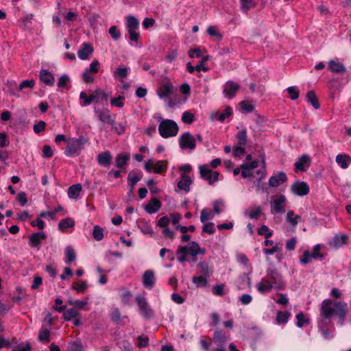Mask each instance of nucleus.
Segmentation results:
<instances>
[{
    "mask_svg": "<svg viewBox=\"0 0 351 351\" xmlns=\"http://www.w3.org/2000/svg\"><path fill=\"white\" fill-rule=\"evenodd\" d=\"M348 312V307L344 302H333L331 299L324 300L320 307V331L324 339L331 337V331L328 326L331 323L334 315L338 317L337 324L343 326L346 316Z\"/></svg>",
    "mask_w": 351,
    "mask_h": 351,
    "instance_id": "f257e3e1",
    "label": "nucleus"
},
{
    "mask_svg": "<svg viewBox=\"0 0 351 351\" xmlns=\"http://www.w3.org/2000/svg\"><path fill=\"white\" fill-rule=\"evenodd\" d=\"M86 143L87 139L83 136H80L77 138H73L69 139L64 150V154L71 158L78 156Z\"/></svg>",
    "mask_w": 351,
    "mask_h": 351,
    "instance_id": "f03ea898",
    "label": "nucleus"
},
{
    "mask_svg": "<svg viewBox=\"0 0 351 351\" xmlns=\"http://www.w3.org/2000/svg\"><path fill=\"white\" fill-rule=\"evenodd\" d=\"M178 130V124L171 119H164L158 125V132L165 138L176 136Z\"/></svg>",
    "mask_w": 351,
    "mask_h": 351,
    "instance_id": "7ed1b4c3",
    "label": "nucleus"
},
{
    "mask_svg": "<svg viewBox=\"0 0 351 351\" xmlns=\"http://www.w3.org/2000/svg\"><path fill=\"white\" fill-rule=\"evenodd\" d=\"M125 26L130 40L137 43L140 38V33L137 32L140 27L139 20L134 16L128 15L125 18Z\"/></svg>",
    "mask_w": 351,
    "mask_h": 351,
    "instance_id": "20e7f679",
    "label": "nucleus"
},
{
    "mask_svg": "<svg viewBox=\"0 0 351 351\" xmlns=\"http://www.w3.org/2000/svg\"><path fill=\"white\" fill-rule=\"evenodd\" d=\"M266 274L267 275L265 278L268 279L267 280L274 287V289L282 290L284 289L285 284L279 271L276 269H268L266 271Z\"/></svg>",
    "mask_w": 351,
    "mask_h": 351,
    "instance_id": "39448f33",
    "label": "nucleus"
},
{
    "mask_svg": "<svg viewBox=\"0 0 351 351\" xmlns=\"http://www.w3.org/2000/svg\"><path fill=\"white\" fill-rule=\"evenodd\" d=\"M321 247L320 244H317L313 247L312 252H310L308 250H305L300 258V263L303 265L308 264L312 259L319 258L322 261L324 258V255L320 253Z\"/></svg>",
    "mask_w": 351,
    "mask_h": 351,
    "instance_id": "423d86ee",
    "label": "nucleus"
},
{
    "mask_svg": "<svg viewBox=\"0 0 351 351\" xmlns=\"http://www.w3.org/2000/svg\"><path fill=\"white\" fill-rule=\"evenodd\" d=\"M179 146L183 150H194L196 147L195 137L189 132H184L180 136Z\"/></svg>",
    "mask_w": 351,
    "mask_h": 351,
    "instance_id": "0eeeda50",
    "label": "nucleus"
},
{
    "mask_svg": "<svg viewBox=\"0 0 351 351\" xmlns=\"http://www.w3.org/2000/svg\"><path fill=\"white\" fill-rule=\"evenodd\" d=\"M199 169L201 178L207 180L209 184L211 185L214 182L219 180V173L212 171L207 165H201Z\"/></svg>",
    "mask_w": 351,
    "mask_h": 351,
    "instance_id": "6e6552de",
    "label": "nucleus"
},
{
    "mask_svg": "<svg viewBox=\"0 0 351 351\" xmlns=\"http://www.w3.org/2000/svg\"><path fill=\"white\" fill-rule=\"evenodd\" d=\"M136 302L139 307L143 316L146 319H150L154 316L153 310L149 306L145 298L138 295L136 297Z\"/></svg>",
    "mask_w": 351,
    "mask_h": 351,
    "instance_id": "1a4fd4ad",
    "label": "nucleus"
},
{
    "mask_svg": "<svg viewBox=\"0 0 351 351\" xmlns=\"http://www.w3.org/2000/svg\"><path fill=\"white\" fill-rule=\"evenodd\" d=\"M291 191L298 196H304L309 193L308 184L304 181H296L291 186Z\"/></svg>",
    "mask_w": 351,
    "mask_h": 351,
    "instance_id": "9d476101",
    "label": "nucleus"
},
{
    "mask_svg": "<svg viewBox=\"0 0 351 351\" xmlns=\"http://www.w3.org/2000/svg\"><path fill=\"white\" fill-rule=\"evenodd\" d=\"M173 86L169 79L162 82L158 90V95L160 99L169 97L173 93Z\"/></svg>",
    "mask_w": 351,
    "mask_h": 351,
    "instance_id": "9b49d317",
    "label": "nucleus"
},
{
    "mask_svg": "<svg viewBox=\"0 0 351 351\" xmlns=\"http://www.w3.org/2000/svg\"><path fill=\"white\" fill-rule=\"evenodd\" d=\"M239 88V85L233 81H228L223 85V93L226 98L232 99Z\"/></svg>",
    "mask_w": 351,
    "mask_h": 351,
    "instance_id": "f8f14e48",
    "label": "nucleus"
},
{
    "mask_svg": "<svg viewBox=\"0 0 351 351\" xmlns=\"http://www.w3.org/2000/svg\"><path fill=\"white\" fill-rule=\"evenodd\" d=\"M287 198L284 195H280L277 198L274 199L271 204V210L275 213H285V208L286 206Z\"/></svg>",
    "mask_w": 351,
    "mask_h": 351,
    "instance_id": "ddd939ff",
    "label": "nucleus"
},
{
    "mask_svg": "<svg viewBox=\"0 0 351 351\" xmlns=\"http://www.w3.org/2000/svg\"><path fill=\"white\" fill-rule=\"evenodd\" d=\"M287 176L283 171H280L277 174H273L269 179L268 184L271 187H278L282 183L287 182Z\"/></svg>",
    "mask_w": 351,
    "mask_h": 351,
    "instance_id": "4468645a",
    "label": "nucleus"
},
{
    "mask_svg": "<svg viewBox=\"0 0 351 351\" xmlns=\"http://www.w3.org/2000/svg\"><path fill=\"white\" fill-rule=\"evenodd\" d=\"M95 113L97 114L99 120L104 123L110 124L111 125H114V117L115 115H111L108 110H101L95 109Z\"/></svg>",
    "mask_w": 351,
    "mask_h": 351,
    "instance_id": "2eb2a0df",
    "label": "nucleus"
},
{
    "mask_svg": "<svg viewBox=\"0 0 351 351\" xmlns=\"http://www.w3.org/2000/svg\"><path fill=\"white\" fill-rule=\"evenodd\" d=\"M130 158V157L129 154L120 153L117 154L114 159L115 166L119 169H121L123 173L126 172L125 167L128 165Z\"/></svg>",
    "mask_w": 351,
    "mask_h": 351,
    "instance_id": "dca6fc26",
    "label": "nucleus"
},
{
    "mask_svg": "<svg viewBox=\"0 0 351 351\" xmlns=\"http://www.w3.org/2000/svg\"><path fill=\"white\" fill-rule=\"evenodd\" d=\"M98 164L104 167H109L112 163V156L109 151L102 152L97 157Z\"/></svg>",
    "mask_w": 351,
    "mask_h": 351,
    "instance_id": "f3484780",
    "label": "nucleus"
},
{
    "mask_svg": "<svg viewBox=\"0 0 351 351\" xmlns=\"http://www.w3.org/2000/svg\"><path fill=\"white\" fill-rule=\"evenodd\" d=\"M40 80L46 86H52L55 83V77L53 74L47 69H41L39 73Z\"/></svg>",
    "mask_w": 351,
    "mask_h": 351,
    "instance_id": "a211bd4d",
    "label": "nucleus"
},
{
    "mask_svg": "<svg viewBox=\"0 0 351 351\" xmlns=\"http://www.w3.org/2000/svg\"><path fill=\"white\" fill-rule=\"evenodd\" d=\"M94 49L93 46L87 43H83L81 48L77 51V56L81 60H86L88 58V56L92 54Z\"/></svg>",
    "mask_w": 351,
    "mask_h": 351,
    "instance_id": "6ab92c4d",
    "label": "nucleus"
},
{
    "mask_svg": "<svg viewBox=\"0 0 351 351\" xmlns=\"http://www.w3.org/2000/svg\"><path fill=\"white\" fill-rule=\"evenodd\" d=\"M46 238L47 235L43 232L33 233L29 237V244L32 247H36L41 243L42 240Z\"/></svg>",
    "mask_w": 351,
    "mask_h": 351,
    "instance_id": "aec40b11",
    "label": "nucleus"
},
{
    "mask_svg": "<svg viewBox=\"0 0 351 351\" xmlns=\"http://www.w3.org/2000/svg\"><path fill=\"white\" fill-rule=\"evenodd\" d=\"M197 247L198 243L197 242L191 241L189 245L180 246L178 247V252L187 253V254H190L192 257L195 258L197 256Z\"/></svg>",
    "mask_w": 351,
    "mask_h": 351,
    "instance_id": "412c9836",
    "label": "nucleus"
},
{
    "mask_svg": "<svg viewBox=\"0 0 351 351\" xmlns=\"http://www.w3.org/2000/svg\"><path fill=\"white\" fill-rule=\"evenodd\" d=\"M162 204L156 197H152L148 204L145 206V210L147 213L153 214L158 212L161 208Z\"/></svg>",
    "mask_w": 351,
    "mask_h": 351,
    "instance_id": "4be33fe9",
    "label": "nucleus"
},
{
    "mask_svg": "<svg viewBox=\"0 0 351 351\" xmlns=\"http://www.w3.org/2000/svg\"><path fill=\"white\" fill-rule=\"evenodd\" d=\"M143 284L145 288L151 289L155 284L154 273L152 270H147L143 275Z\"/></svg>",
    "mask_w": 351,
    "mask_h": 351,
    "instance_id": "5701e85b",
    "label": "nucleus"
},
{
    "mask_svg": "<svg viewBox=\"0 0 351 351\" xmlns=\"http://www.w3.org/2000/svg\"><path fill=\"white\" fill-rule=\"evenodd\" d=\"M232 114V109L230 106L226 107L223 112H216L213 114L211 116V119L213 120H217L220 122L224 121V120L230 117Z\"/></svg>",
    "mask_w": 351,
    "mask_h": 351,
    "instance_id": "b1692460",
    "label": "nucleus"
},
{
    "mask_svg": "<svg viewBox=\"0 0 351 351\" xmlns=\"http://www.w3.org/2000/svg\"><path fill=\"white\" fill-rule=\"evenodd\" d=\"M192 184V180L189 176L184 173L181 174V180L177 184V186L180 190L184 191L188 193L190 191V185Z\"/></svg>",
    "mask_w": 351,
    "mask_h": 351,
    "instance_id": "393cba45",
    "label": "nucleus"
},
{
    "mask_svg": "<svg viewBox=\"0 0 351 351\" xmlns=\"http://www.w3.org/2000/svg\"><path fill=\"white\" fill-rule=\"evenodd\" d=\"M142 173L140 171L138 173L134 171H131L128 173V186L130 188V191H132L135 185L142 178Z\"/></svg>",
    "mask_w": 351,
    "mask_h": 351,
    "instance_id": "a878e982",
    "label": "nucleus"
},
{
    "mask_svg": "<svg viewBox=\"0 0 351 351\" xmlns=\"http://www.w3.org/2000/svg\"><path fill=\"white\" fill-rule=\"evenodd\" d=\"M267 280V278L264 277L256 285V288L259 293L265 294L269 292L272 289H274V287L270 285V282Z\"/></svg>",
    "mask_w": 351,
    "mask_h": 351,
    "instance_id": "bb28decb",
    "label": "nucleus"
},
{
    "mask_svg": "<svg viewBox=\"0 0 351 351\" xmlns=\"http://www.w3.org/2000/svg\"><path fill=\"white\" fill-rule=\"evenodd\" d=\"M328 69L333 73L339 74L344 73L346 71V69L342 63L333 60L329 62Z\"/></svg>",
    "mask_w": 351,
    "mask_h": 351,
    "instance_id": "cd10ccee",
    "label": "nucleus"
},
{
    "mask_svg": "<svg viewBox=\"0 0 351 351\" xmlns=\"http://www.w3.org/2000/svg\"><path fill=\"white\" fill-rule=\"evenodd\" d=\"M310 164V158L307 155L302 156L299 160L295 163V172L298 171H304L305 166H308Z\"/></svg>",
    "mask_w": 351,
    "mask_h": 351,
    "instance_id": "c85d7f7f",
    "label": "nucleus"
},
{
    "mask_svg": "<svg viewBox=\"0 0 351 351\" xmlns=\"http://www.w3.org/2000/svg\"><path fill=\"white\" fill-rule=\"evenodd\" d=\"M228 341V337L222 333L219 330H215L213 334V341L217 343L218 346H226V343Z\"/></svg>",
    "mask_w": 351,
    "mask_h": 351,
    "instance_id": "c756f323",
    "label": "nucleus"
},
{
    "mask_svg": "<svg viewBox=\"0 0 351 351\" xmlns=\"http://www.w3.org/2000/svg\"><path fill=\"white\" fill-rule=\"evenodd\" d=\"M80 99L83 100V101L80 103V106L82 107L87 106L97 99V95H95V92L90 95H87L86 92L82 91L80 94Z\"/></svg>",
    "mask_w": 351,
    "mask_h": 351,
    "instance_id": "7c9ffc66",
    "label": "nucleus"
},
{
    "mask_svg": "<svg viewBox=\"0 0 351 351\" xmlns=\"http://www.w3.org/2000/svg\"><path fill=\"white\" fill-rule=\"evenodd\" d=\"M197 267L199 269V273L202 276L209 277L213 273V269L209 266L208 263L205 261L199 262L197 264Z\"/></svg>",
    "mask_w": 351,
    "mask_h": 351,
    "instance_id": "2f4dec72",
    "label": "nucleus"
},
{
    "mask_svg": "<svg viewBox=\"0 0 351 351\" xmlns=\"http://www.w3.org/2000/svg\"><path fill=\"white\" fill-rule=\"evenodd\" d=\"M82 190V186L80 184H73L68 189V196L71 199H76L80 195V193Z\"/></svg>",
    "mask_w": 351,
    "mask_h": 351,
    "instance_id": "473e14b6",
    "label": "nucleus"
},
{
    "mask_svg": "<svg viewBox=\"0 0 351 351\" xmlns=\"http://www.w3.org/2000/svg\"><path fill=\"white\" fill-rule=\"evenodd\" d=\"M336 162L343 169H347L351 162V158L346 154H338L335 158Z\"/></svg>",
    "mask_w": 351,
    "mask_h": 351,
    "instance_id": "72a5a7b5",
    "label": "nucleus"
},
{
    "mask_svg": "<svg viewBox=\"0 0 351 351\" xmlns=\"http://www.w3.org/2000/svg\"><path fill=\"white\" fill-rule=\"evenodd\" d=\"M300 219H301V217L298 215H295L293 210H289L287 211L286 221L293 228H295L297 226Z\"/></svg>",
    "mask_w": 351,
    "mask_h": 351,
    "instance_id": "f704fd0d",
    "label": "nucleus"
},
{
    "mask_svg": "<svg viewBox=\"0 0 351 351\" xmlns=\"http://www.w3.org/2000/svg\"><path fill=\"white\" fill-rule=\"evenodd\" d=\"M348 237L346 234L335 235L331 245L335 247H340L347 243Z\"/></svg>",
    "mask_w": 351,
    "mask_h": 351,
    "instance_id": "c9c22d12",
    "label": "nucleus"
},
{
    "mask_svg": "<svg viewBox=\"0 0 351 351\" xmlns=\"http://www.w3.org/2000/svg\"><path fill=\"white\" fill-rule=\"evenodd\" d=\"M88 288L86 280H82L80 282H74L71 285V289L77 293H83Z\"/></svg>",
    "mask_w": 351,
    "mask_h": 351,
    "instance_id": "e433bc0d",
    "label": "nucleus"
},
{
    "mask_svg": "<svg viewBox=\"0 0 351 351\" xmlns=\"http://www.w3.org/2000/svg\"><path fill=\"white\" fill-rule=\"evenodd\" d=\"M75 226V221L70 218L66 217L62 219L58 223V229L62 232H65L69 228H72Z\"/></svg>",
    "mask_w": 351,
    "mask_h": 351,
    "instance_id": "4c0bfd02",
    "label": "nucleus"
},
{
    "mask_svg": "<svg viewBox=\"0 0 351 351\" xmlns=\"http://www.w3.org/2000/svg\"><path fill=\"white\" fill-rule=\"evenodd\" d=\"M168 162L166 160H158L154 163V172L158 174L162 173L167 170Z\"/></svg>",
    "mask_w": 351,
    "mask_h": 351,
    "instance_id": "58836bf2",
    "label": "nucleus"
},
{
    "mask_svg": "<svg viewBox=\"0 0 351 351\" xmlns=\"http://www.w3.org/2000/svg\"><path fill=\"white\" fill-rule=\"evenodd\" d=\"M306 100L311 104L315 109H319L320 107L318 99L313 90H310L306 94Z\"/></svg>",
    "mask_w": 351,
    "mask_h": 351,
    "instance_id": "ea45409f",
    "label": "nucleus"
},
{
    "mask_svg": "<svg viewBox=\"0 0 351 351\" xmlns=\"http://www.w3.org/2000/svg\"><path fill=\"white\" fill-rule=\"evenodd\" d=\"M207 278L204 276H193L192 278V282L194 283L197 287H206L208 285Z\"/></svg>",
    "mask_w": 351,
    "mask_h": 351,
    "instance_id": "a19ab883",
    "label": "nucleus"
},
{
    "mask_svg": "<svg viewBox=\"0 0 351 351\" xmlns=\"http://www.w3.org/2000/svg\"><path fill=\"white\" fill-rule=\"evenodd\" d=\"M291 313L288 311H278L276 315V321L278 324L287 323Z\"/></svg>",
    "mask_w": 351,
    "mask_h": 351,
    "instance_id": "79ce46f5",
    "label": "nucleus"
},
{
    "mask_svg": "<svg viewBox=\"0 0 351 351\" xmlns=\"http://www.w3.org/2000/svg\"><path fill=\"white\" fill-rule=\"evenodd\" d=\"M79 316V312L75 308H71L64 311L63 319L65 321H70L73 318H77Z\"/></svg>",
    "mask_w": 351,
    "mask_h": 351,
    "instance_id": "37998d69",
    "label": "nucleus"
},
{
    "mask_svg": "<svg viewBox=\"0 0 351 351\" xmlns=\"http://www.w3.org/2000/svg\"><path fill=\"white\" fill-rule=\"evenodd\" d=\"M238 145L245 146L247 141V130L243 129L240 130L236 135Z\"/></svg>",
    "mask_w": 351,
    "mask_h": 351,
    "instance_id": "c03bdc74",
    "label": "nucleus"
},
{
    "mask_svg": "<svg viewBox=\"0 0 351 351\" xmlns=\"http://www.w3.org/2000/svg\"><path fill=\"white\" fill-rule=\"evenodd\" d=\"M240 5L242 12L247 13L251 8L256 7V3L254 0H240Z\"/></svg>",
    "mask_w": 351,
    "mask_h": 351,
    "instance_id": "a18cd8bd",
    "label": "nucleus"
},
{
    "mask_svg": "<svg viewBox=\"0 0 351 351\" xmlns=\"http://www.w3.org/2000/svg\"><path fill=\"white\" fill-rule=\"evenodd\" d=\"M65 256L66 263H70L75 260L76 253L71 245H69L65 248Z\"/></svg>",
    "mask_w": 351,
    "mask_h": 351,
    "instance_id": "49530a36",
    "label": "nucleus"
},
{
    "mask_svg": "<svg viewBox=\"0 0 351 351\" xmlns=\"http://www.w3.org/2000/svg\"><path fill=\"white\" fill-rule=\"evenodd\" d=\"M130 71L129 67H118L114 73V77L115 78H126Z\"/></svg>",
    "mask_w": 351,
    "mask_h": 351,
    "instance_id": "de8ad7c7",
    "label": "nucleus"
},
{
    "mask_svg": "<svg viewBox=\"0 0 351 351\" xmlns=\"http://www.w3.org/2000/svg\"><path fill=\"white\" fill-rule=\"evenodd\" d=\"M50 330L46 327L42 326L38 334V339L40 341H46L47 342L50 341Z\"/></svg>",
    "mask_w": 351,
    "mask_h": 351,
    "instance_id": "09e8293b",
    "label": "nucleus"
},
{
    "mask_svg": "<svg viewBox=\"0 0 351 351\" xmlns=\"http://www.w3.org/2000/svg\"><path fill=\"white\" fill-rule=\"evenodd\" d=\"M244 214L245 216H247L252 219H258L262 214V209L261 206H257L250 211H245Z\"/></svg>",
    "mask_w": 351,
    "mask_h": 351,
    "instance_id": "8fccbe9b",
    "label": "nucleus"
},
{
    "mask_svg": "<svg viewBox=\"0 0 351 351\" xmlns=\"http://www.w3.org/2000/svg\"><path fill=\"white\" fill-rule=\"evenodd\" d=\"M297 319L296 326L299 328H302L304 324H307L309 323V319L305 318L304 314L302 312L298 313L295 316Z\"/></svg>",
    "mask_w": 351,
    "mask_h": 351,
    "instance_id": "3c124183",
    "label": "nucleus"
},
{
    "mask_svg": "<svg viewBox=\"0 0 351 351\" xmlns=\"http://www.w3.org/2000/svg\"><path fill=\"white\" fill-rule=\"evenodd\" d=\"M35 85V81L34 80H26L22 81L17 88L19 91L23 90L24 88H33Z\"/></svg>",
    "mask_w": 351,
    "mask_h": 351,
    "instance_id": "603ef678",
    "label": "nucleus"
},
{
    "mask_svg": "<svg viewBox=\"0 0 351 351\" xmlns=\"http://www.w3.org/2000/svg\"><path fill=\"white\" fill-rule=\"evenodd\" d=\"M93 236L96 241H101L104 238L103 229L99 226H95L93 228Z\"/></svg>",
    "mask_w": 351,
    "mask_h": 351,
    "instance_id": "864d4df0",
    "label": "nucleus"
},
{
    "mask_svg": "<svg viewBox=\"0 0 351 351\" xmlns=\"http://www.w3.org/2000/svg\"><path fill=\"white\" fill-rule=\"evenodd\" d=\"M240 106L243 112L245 113L252 112L254 110V106L247 101H242Z\"/></svg>",
    "mask_w": 351,
    "mask_h": 351,
    "instance_id": "5fc2aeb1",
    "label": "nucleus"
},
{
    "mask_svg": "<svg viewBox=\"0 0 351 351\" xmlns=\"http://www.w3.org/2000/svg\"><path fill=\"white\" fill-rule=\"evenodd\" d=\"M258 234L264 236L265 239H269L272 236V232L269 231V228L266 225H263L258 230Z\"/></svg>",
    "mask_w": 351,
    "mask_h": 351,
    "instance_id": "6e6d98bb",
    "label": "nucleus"
},
{
    "mask_svg": "<svg viewBox=\"0 0 351 351\" xmlns=\"http://www.w3.org/2000/svg\"><path fill=\"white\" fill-rule=\"evenodd\" d=\"M182 121L188 124H191L194 121V115L189 111H185L182 115Z\"/></svg>",
    "mask_w": 351,
    "mask_h": 351,
    "instance_id": "4d7b16f0",
    "label": "nucleus"
},
{
    "mask_svg": "<svg viewBox=\"0 0 351 351\" xmlns=\"http://www.w3.org/2000/svg\"><path fill=\"white\" fill-rule=\"evenodd\" d=\"M287 91L289 95L290 99L295 100L299 97V90L295 86H289L287 88Z\"/></svg>",
    "mask_w": 351,
    "mask_h": 351,
    "instance_id": "13d9d810",
    "label": "nucleus"
},
{
    "mask_svg": "<svg viewBox=\"0 0 351 351\" xmlns=\"http://www.w3.org/2000/svg\"><path fill=\"white\" fill-rule=\"evenodd\" d=\"M70 81L69 76L66 74L62 75L58 80L57 86L58 88H66Z\"/></svg>",
    "mask_w": 351,
    "mask_h": 351,
    "instance_id": "bf43d9fd",
    "label": "nucleus"
},
{
    "mask_svg": "<svg viewBox=\"0 0 351 351\" xmlns=\"http://www.w3.org/2000/svg\"><path fill=\"white\" fill-rule=\"evenodd\" d=\"M208 60V56H206V57H203L202 58V60H200L199 63L197 64L196 66H195V69H196V71H198V72H200V71H204V72H206L208 71V67H206L204 66V64Z\"/></svg>",
    "mask_w": 351,
    "mask_h": 351,
    "instance_id": "052dcab7",
    "label": "nucleus"
},
{
    "mask_svg": "<svg viewBox=\"0 0 351 351\" xmlns=\"http://www.w3.org/2000/svg\"><path fill=\"white\" fill-rule=\"evenodd\" d=\"M202 232L208 233L209 234H214L215 232L214 223L208 222V223H205L203 226Z\"/></svg>",
    "mask_w": 351,
    "mask_h": 351,
    "instance_id": "680f3d73",
    "label": "nucleus"
},
{
    "mask_svg": "<svg viewBox=\"0 0 351 351\" xmlns=\"http://www.w3.org/2000/svg\"><path fill=\"white\" fill-rule=\"evenodd\" d=\"M108 32L114 40L119 39L121 37V32L119 30H118L117 27L115 25L111 26L108 30Z\"/></svg>",
    "mask_w": 351,
    "mask_h": 351,
    "instance_id": "e2e57ef3",
    "label": "nucleus"
},
{
    "mask_svg": "<svg viewBox=\"0 0 351 351\" xmlns=\"http://www.w3.org/2000/svg\"><path fill=\"white\" fill-rule=\"evenodd\" d=\"M125 125L123 123H115L112 125V130H114L118 134H122L125 132Z\"/></svg>",
    "mask_w": 351,
    "mask_h": 351,
    "instance_id": "0e129e2a",
    "label": "nucleus"
},
{
    "mask_svg": "<svg viewBox=\"0 0 351 351\" xmlns=\"http://www.w3.org/2000/svg\"><path fill=\"white\" fill-rule=\"evenodd\" d=\"M124 99H125L124 96L119 95L117 97L112 98L111 101H110V104L112 106L121 108L124 105L123 102L122 101Z\"/></svg>",
    "mask_w": 351,
    "mask_h": 351,
    "instance_id": "69168bd1",
    "label": "nucleus"
},
{
    "mask_svg": "<svg viewBox=\"0 0 351 351\" xmlns=\"http://www.w3.org/2000/svg\"><path fill=\"white\" fill-rule=\"evenodd\" d=\"M62 303H63V301L60 298H56L55 300L56 306H53V309H54L55 311H56L59 313L64 312L66 309V306L62 305Z\"/></svg>",
    "mask_w": 351,
    "mask_h": 351,
    "instance_id": "338daca9",
    "label": "nucleus"
},
{
    "mask_svg": "<svg viewBox=\"0 0 351 351\" xmlns=\"http://www.w3.org/2000/svg\"><path fill=\"white\" fill-rule=\"evenodd\" d=\"M46 123L44 121H40L38 123L35 124L33 127L34 132L36 134H39L43 132L46 127Z\"/></svg>",
    "mask_w": 351,
    "mask_h": 351,
    "instance_id": "774afa93",
    "label": "nucleus"
}]
</instances>
